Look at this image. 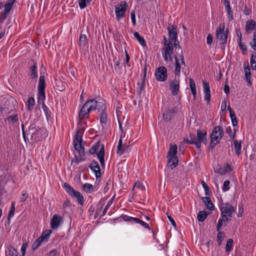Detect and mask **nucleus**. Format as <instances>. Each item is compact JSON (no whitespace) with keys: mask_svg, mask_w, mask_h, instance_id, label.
Masks as SVG:
<instances>
[{"mask_svg":"<svg viewBox=\"0 0 256 256\" xmlns=\"http://www.w3.org/2000/svg\"><path fill=\"white\" fill-rule=\"evenodd\" d=\"M250 62L252 70H256V53L252 54L251 56Z\"/></svg>","mask_w":256,"mask_h":256,"instance_id":"obj_40","label":"nucleus"},{"mask_svg":"<svg viewBox=\"0 0 256 256\" xmlns=\"http://www.w3.org/2000/svg\"><path fill=\"white\" fill-rule=\"evenodd\" d=\"M92 0H78V4L81 10L84 8L87 5L89 4Z\"/></svg>","mask_w":256,"mask_h":256,"instance_id":"obj_37","label":"nucleus"},{"mask_svg":"<svg viewBox=\"0 0 256 256\" xmlns=\"http://www.w3.org/2000/svg\"><path fill=\"white\" fill-rule=\"evenodd\" d=\"M114 196L112 198L107 202L106 208V209H108L111 206V205L112 204L114 201Z\"/></svg>","mask_w":256,"mask_h":256,"instance_id":"obj_63","label":"nucleus"},{"mask_svg":"<svg viewBox=\"0 0 256 256\" xmlns=\"http://www.w3.org/2000/svg\"><path fill=\"white\" fill-rule=\"evenodd\" d=\"M116 220H117L120 222L123 220L124 222H130L131 224H134L136 223L137 218L130 216L126 214H122L120 217L118 218Z\"/></svg>","mask_w":256,"mask_h":256,"instance_id":"obj_20","label":"nucleus"},{"mask_svg":"<svg viewBox=\"0 0 256 256\" xmlns=\"http://www.w3.org/2000/svg\"><path fill=\"white\" fill-rule=\"evenodd\" d=\"M36 102L34 98L30 97L29 98L28 101V110H32L33 108V107L35 105Z\"/></svg>","mask_w":256,"mask_h":256,"instance_id":"obj_43","label":"nucleus"},{"mask_svg":"<svg viewBox=\"0 0 256 256\" xmlns=\"http://www.w3.org/2000/svg\"><path fill=\"white\" fill-rule=\"evenodd\" d=\"M166 214H167L168 218L170 221L172 226L176 228V222L174 221V220L170 216L168 215V213H166Z\"/></svg>","mask_w":256,"mask_h":256,"instance_id":"obj_61","label":"nucleus"},{"mask_svg":"<svg viewBox=\"0 0 256 256\" xmlns=\"http://www.w3.org/2000/svg\"><path fill=\"white\" fill-rule=\"evenodd\" d=\"M234 144L235 153L237 156H239L241 153L242 142L240 140H235L234 141Z\"/></svg>","mask_w":256,"mask_h":256,"instance_id":"obj_30","label":"nucleus"},{"mask_svg":"<svg viewBox=\"0 0 256 256\" xmlns=\"http://www.w3.org/2000/svg\"><path fill=\"white\" fill-rule=\"evenodd\" d=\"M8 120H10L12 122H16L18 120V118L17 115H12V116H10L8 118Z\"/></svg>","mask_w":256,"mask_h":256,"instance_id":"obj_60","label":"nucleus"},{"mask_svg":"<svg viewBox=\"0 0 256 256\" xmlns=\"http://www.w3.org/2000/svg\"><path fill=\"white\" fill-rule=\"evenodd\" d=\"M190 87L192 92V95L194 96V98H196V84L194 80L190 78Z\"/></svg>","mask_w":256,"mask_h":256,"instance_id":"obj_32","label":"nucleus"},{"mask_svg":"<svg viewBox=\"0 0 256 256\" xmlns=\"http://www.w3.org/2000/svg\"><path fill=\"white\" fill-rule=\"evenodd\" d=\"M97 157L101 164L102 166L104 164V146L100 148V151L97 154Z\"/></svg>","mask_w":256,"mask_h":256,"instance_id":"obj_29","label":"nucleus"},{"mask_svg":"<svg viewBox=\"0 0 256 256\" xmlns=\"http://www.w3.org/2000/svg\"><path fill=\"white\" fill-rule=\"evenodd\" d=\"M230 119H231L232 125L234 126H236L238 125V120H237V119H236V116L235 115V114H232V115H230Z\"/></svg>","mask_w":256,"mask_h":256,"instance_id":"obj_55","label":"nucleus"},{"mask_svg":"<svg viewBox=\"0 0 256 256\" xmlns=\"http://www.w3.org/2000/svg\"><path fill=\"white\" fill-rule=\"evenodd\" d=\"M208 216V214L204 211H200L197 216L198 220L200 222H203Z\"/></svg>","mask_w":256,"mask_h":256,"instance_id":"obj_35","label":"nucleus"},{"mask_svg":"<svg viewBox=\"0 0 256 256\" xmlns=\"http://www.w3.org/2000/svg\"><path fill=\"white\" fill-rule=\"evenodd\" d=\"M30 72L29 74L30 77L32 80H36L38 77V72L37 70V64L34 62L32 66L30 68Z\"/></svg>","mask_w":256,"mask_h":256,"instance_id":"obj_22","label":"nucleus"},{"mask_svg":"<svg viewBox=\"0 0 256 256\" xmlns=\"http://www.w3.org/2000/svg\"><path fill=\"white\" fill-rule=\"evenodd\" d=\"M44 242L42 240L38 238L36 239L32 245V249L34 250H36Z\"/></svg>","mask_w":256,"mask_h":256,"instance_id":"obj_46","label":"nucleus"},{"mask_svg":"<svg viewBox=\"0 0 256 256\" xmlns=\"http://www.w3.org/2000/svg\"><path fill=\"white\" fill-rule=\"evenodd\" d=\"M178 146L176 144H171L168 155L176 156Z\"/></svg>","mask_w":256,"mask_h":256,"instance_id":"obj_34","label":"nucleus"},{"mask_svg":"<svg viewBox=\"0 0 256 256\" xmlns=\"http://www.w3.org/2000/svg\"><path fill=\"white\" fill-rule=\"evenodd\" d=\"M226 132L228 133L230 139L233 140L234 138L236 136L235 131L232 132L231 128L230 127H228L226 129Z\"/></svg>","mask_w":256,"mask_h":256,"instance_id":"obj_52","label":"nucleus"},{"mask_svg":"<svg viewBox=\"0 0 256 256\" xmlns=\"http://www.w3.org/2000/svg\"><path fill=\"white\" fill-rule=\"evenodd\" d=\"M52 234V230H46L44 231L39 237L40 240H42L44 242H47L48 241L50 236Z\"/></svg>","mask_w":256,"mask_h":256,"instance_id":"obj_28","label":"nucleus"},{"mask_svg":"<svg viewBox=\"0 0 256 256\" xmlns=\"http://www.w3.org/2000/svg\"><path fill=\"white\" fill-rule=\"evenodd\" d=\"M46 86L45 76L44 74H40L38 84V103L39 105H42V108L48 118L50 116V112L44 104L46 99Z\"/></svg>","mask_w":256,"mask_h":256,"instance_id":"obj_2","label":"nucleus"},{"mask_svg":"<svg viewBox=\"0 0 256 256\" xmlns=\"http://www.w3.org/2000/svg\"><path fill=\"white\" fill-rule=\"evenodd\" d=\"M224 232H218L217 234V241L218 243V245L220 246L222 244V242L224 239Z\"/></svg>","mask_w":256,"mask_h":256,"instance_id":"obj_48","label":"nucleus"},{"mask_svg":"<svg viewBox=\"0 0 256 256\" xmlns=\"http://www.w3.org/2000/svg\"><path fill=\"white\" fill-rule=\"evenodd\" d=\"M136 224H140L142 226H143L144 228L147 229L149 230H151V228L148 224H147L146 222H144L143 220H140V219H139L138 218H137V220H136Z\"/></svg>","mask_w":256,"mask_h":256,"instance_id":"obj_47","label":"nucleus"},{"mask_svg":"<svg viewBox=\"0 0 256 256\" xmlns=\"http://www.w3.org/2000/svg\"><path fill=\"white\" fill-rule=\"evenodd\" d=\"M63 222V218L58 214H54L50 221V227L52 229L58 228Z\"/></svg>","mask_w":256,"mask_h":256,"instance_id":"obj_13","label":"nucleus"},{"mask_svg":"<svg viewBox=\"0 0 256 256\" xmlns=\"http://www.w3.org/2000/svg\"><path fill=\"white\" fill-rule=\"evenodd\" d=\"M201 184L204 190L206 195L209 194L210 190L208 184L204 181H202Z\"/></svg>","mask_w":256,"mask_h":256,"instance_id":"obj_56","label":"nucleus"},{"mask_svg":"<svg viewBox=\"0 0 256 256\" xmlns=\"http://www.w3.org/2000/svg\"><path fill=\"white\" fill-rule=\"evenodd\" d=\"M250 44L254 50H256V31L254 33L252 40Z\"/></svg>","mask_w":256,"mask_h":256,"instance_id":"obj_53","label":"nucleus"},{"mask_svg":"<svg viewBox=\"0 0 256 256\" xmlns=\"http://www.w3.org/2000/svg\"><path fill=\"white\" fill-rule=\"evenodd\" d=\"M96 110L99 114L100 122L102 126H104L106 125L108 120L107 106L103 102L98 101L94 98L87 100L82 106L78 116L80 120L88 119L90 113Z\"/></svg>","mask_w":256,"mask_h":256,"instance_id":"obj_1","label":"nucleus"},{"mask_svg":"<svg viewBox=\"0 0 256 256\" xmlns=\"http://www.w3.org/2000/svg\"><path fill=\"white\" fill-rule=\"evenodd\" d=\"M168 32L170 38L176 42L178 38V33L176 28L173 26L170 28L169 27L168 28Z\"/></svg>","mask_w":256,"mask_h":256,"instance_id":"obj_23","label":"nucleus"},{"mask_svg":"<svg viewBox=\"0 0 256 256\" xmlns=\"http://www.w3.org/2000/svg\"><path fill=\"white\" fill-rule=\"evenodd\" d=\"M202 200L208 209L211 211L214 210V204H212V201L209 197L206 196L202 198Z\"/></svg>","mask_w":256,"mask_h":256,"instance_id":"obj_26","label":"nucleus"},{"mask_svg":"<svg viewBox=\"0 0 256 256\" xmlns=\"http://www.w3.org/2000/svg\"><path fill=\"white\" fill-rule=\"evenodd\" d=\"M134 187H136V188H138L139 190H145V186H144L141 180L137 181L134 184Z\"/></svg>","mask_w":256,"mask_h":256,"instance_id":"obj_50","label":"nucleus"},{"mask_svg":"<svg viewBox=\"0 0 256 256\" xmlns=\"http://www.w3.org/2000/svg\"><path fill=\"white\" fill-rule=\"evenodd\" d=\"M100 143L96 142L94 144L89 150V152L91 154H94L96 151L99 149L100 148Z\"/></svg>","mask_w":256,"mask_h":256,"instance_id":"obj_44","label":"nucleus"},{"mask_svg":"<svg viewBox=\"0 0 256 256\" xmlns=\"http://www.w3.org/2000/svg\"><path fill=\"white\" fill-rule=\"evenodd\" d=\"M130 18L132 21V25L135 26L136 25V15H135V12L134 10H132L130 12Z\"/></svg>","mask_w":256,"mask_h":256,"instance_id":"obj_58","label":"nucleus"},{"mask_svg":"<svg viewBox=\"0 0 256 256\" xmlns=\"http://www.w3.org/2000/svg\"><path fill=\"white\" fill-rule=\"evenodd\" d=\"M174 61V74L176 77L179 78L180 76L181 68L186 66L184 57L182 55H180L179 57L175 56Z\"/></svg>","mask_w":256,"mask_h":256,"instance_id":"obj_11","label":"nucleus"},{"mask_svg":"<svg viewBox=\"0 0 256 256\" xmlns=\"http://www.w3.org/2000/svg\"><path fill=\"white\" fill-rule=\"evenodd\" d=\"M84 156L80 155L78 156H74V158L72 159V163H74L76 164H78L82 162L85 160V158H84Z\"/></svg>","mask_w":256,"mask_h":256,"instance_id":"obj_36","label":"nucleus"},{"mask_svg":"<svg viewBox=\"0 0 256 256\" xmlns=\"http://www.w3.org/2000/svg\"><path fill=\"white\" fill-rule=\"evenodd\" d=\"M83 133L84 130L82 128L78 130L73 142L74 149L81 156H84V148L82 144Z\"/></svg>","mask_w":256,"mask_h":256,"instance_id":"obj_7","label":"nucleus"},{"mask_svg":"<svg viewBox=\"0 0 256 256\" xmlns=\"http://www.w3.org/2000/svg\"><path fill=\"white\" fill-rule=\"evenodd\" d=\"M128 4L126 2L118 4L115 6L116 19L119 21L125 16Z\"/></svg>","mask_w":256,"mask_h":256,"instance_id":"obj_10","label":"nucleus"},{"mask_svg":"<svg viewBox=\"0 0 256 256\" xmlns=\"http://www.w3.org/2000/svg\"><path fill=\"white\" fill-rule=\"evenodd\" d=\"M82 190L87 194H90L97 190H96V186L89 183H86L82 185Z\"/></svg>","mask_w":256,"mask_h":256,"instance_id":"obj_27","label":"nucleus"},{"mask_svg":"<svg viewBox=\"0 0 256 256\" xmlns=\"http://www.w3.org/2000/svg\"><path fill=\"white\" fill-rule=\"evenodd\" d=\"M16 0H7L5 3L0 2V10L4 7V10L0 12V22L2 23L7 18L12 10Z\"/></svg>","mask_w":256,"mask_h":256,"instance_id":"obj_6","label":"nucleus"},{"mask_svg":"<svg viewBox=\"0 0 256 256\" xmlns=\"http://www.w3.org/2000/svg\"><path fill=\"white\" fill-rule=\"evenodd\" d=\"M224 132L222 126H216L210 134V142L209 146L210 150H212L218 144L224 136Z\"/></svg>","mask_w":256,"mask_h":256,"instance_id":"obj_4","label":"nucleus"},{"mask_svg":"<svg viewBox=\"0 0 256 256\" xmlns=\"http://www.w3.org/2000/svg\"><path fill=\"white\" fill-rule=\"evenodd\" d=\"M226 221L222 218H219L216 226L217 231L219 232L222 228V226L223 222Z\"/></svg>","mask_w":256,"mask_h":256,"instance_id":"obj_57","label":"nucleus"},{"mask_svg":"<svg viewBox=\"0 0 256 256\" xmlns=\"http://www.w3.org/2000/svg\"><path fill=\"white\" fill-rule=\"evenodd\" d=\"M196 138H195V136H194L193 137H192L191 136H190V140H186V142L188 144H194V145H196V147L197 148H200V144H199V142H197V141H196Z\"/></svg>","mask_w":256,"mask_h":256,"instance_id":"obj_42","label":"nucleus"},{"mask_svg":"<svg viewBox=\"0 0 256 256\" xmlns=\"http://www.w3.org/2000/svg\"><path fill=\"white\" fill-rule=\"evenodd\" d=\"M224 29L225 24L224 23H222L219 24L216 31V38L222 45H226V44L228 32V28H226V30H224Z\"/></svg>","mask_w":256,"mask_h":256,"instance_id":"obj_8","label":"nucleus"},{"mask_svg":"<svg viewBox=\"0 0 256 256\" xmlns=\"http://www.w3.org/2000/svg\"><path fill=\"white\" fill-rule=\"evenodd\" d=\"M180 80L176 79V78L170 84V89L173 96L178 95L180 92Z\"/></svg>","mask_w":256,"mask_h":256,"instance_id":"obj_14","label":"nucleus"},{"mask_svg":"<svg viewBox=\"0 0 256 256\" xmlns=\"http://www.w3.org/2000/svg\"><path fill=\"white\" fill-rule=\"evenodd\" d=\"M197 138L196 141L197 142H199L200 144V147L201 146V144L202 142L204 144H206L207 142V132L204 130H198L196 132Z\"/></svg>","mask_w":256,"mask_h":256,"instance_id":"obj_16","label":"nucleus"},{"mask_svg":"<svg viewBox=\"0 0 256 256\" xmlns=\"http://www.w3.org/2000/svg\"><path fill=\"white\" fill-rule=\"evenodd\" d=\"M233 249V240L232 238L228 240L226 246V252H230Z\"/></svg>","mask_w":256,"mask_h":256,"instance_id":"obj_38","label":"nucleus"},{"mask_svg":"<svg viewBox=\"0 0 256 256\" xmlns=\"http://www.w3.org/2000/svg\"><path fill=\"white\" fill-rule=\"evenodd\" d=\"M90 168L92 170L94 173L95 176L96 178H98L100 176V167L99 164L97 162L96 160H93L92 162L89 165Z\"/></svg>","mask_w":256,"mask_h":256,"instance_id":"obj_18","label":"nucleus"},{"mask_svg":"<svg viewBox=\"0 0 256 256\" xmlns=\"http://www.w3.org/2000/svg\"><path fill=\"white\" fill-rule=\"evenodd\" d=\"M8 180L6 175L0 176V194H2Z\"/></svg>","mask_w":256,"mask_h":256,"instance_id":"obj_25","label":"nucleus"},{"mask_svg":"<svg viewBox=\"0 0 256 256\" xmlns=\"http://www.w3.org/2000/svg\"><path fill=\"white\" fill-rule=\"evenodd\" d=\"M62 188L70 197L72 198H76V200L78 204L80 206H83L84 204V197L80 192L74 190L69 184L67 182H64L63 184Z\"/></svg>","mask_w":256,"mask_h":256,"instance_id":"obj_5","label":"nucleus"},{"mask_svg":"<svg viewBox=\"0 0 256 256\" xmlns=\"http://www.w3.org/2000/svg\"><path fill=\"white\" fill-rule=\"evenodd\" d=\"M146 75V66H144V76L142 80H141L140 82H138V87L137 90L138 91L139 94H141L142 91L144 90V88L145 86V80Z\"/></svg>","mask_w":256,"mask_h":256,"instance_id":"obj_19","label":"nucleus"},{"mask_svg":"<svg viewBox=\"0 0 256 256\" xmlns=\"http://www.w3.org/2000/svg\"><path fill=\"white\" fill-rule=\"evenodd\" d=\"M246 32L248 33H250L252 30H256V22L253 20H248L246 23Z\"/></svg>","mask_w":256,"mask_h":256,"instance_id":"obj_24","label":"nucleus"},{"mask_svg":"<svg viewBox=\"0 0 256 256\" xmlns=\"http://www.w3.org/2000/svg\"><path fill=\"white\" fill-rule=\"evenodd\" d=\"M58 251L56 249L50 250L48 254V256H57Z\"/></svg>","mask_w":256,"mask_h":256,"instance_id":"obj_64","label":"nucleus"},{"mask_svg":"<svg viewBox=\"0 0 256 256\" xmlns=\"http://www.w3.org/2000/svg\"><path fill=\"white\" fill-rule=\"evenodd\" d=\"M28 194L26 193V192H24V191L22 192V197L20 198V202H23L24 201H25L28 198Z\"/></svg>","mask_w":256,"mask_h":256,"instance_id":"obj_62","label":"nucleus"},{"mask_svg":"<svg viewBox=\"0 0 256 256\" xmlns=\"http://www.w3.org/2000/svg\"><path fill=\"white\" fill-rule=\"evenodd\" d=\"M154 74L156 79L158 82H164L168 78V70L164 66L156 68Z\"/></svg>","mask_w":256,"mask_h":256,"instance_id":"obj_12","label":"nucleus"},{"mask_svg":"<svg viewBox=\"0 0 256 256\" xmlns=\"http://www.w3.org/2000/svg\"><path fill=\"white\" fill-rule=\"evenodd\" d=\"M204 92V98L207 103H209L210 100V86L209 82L202 80Z\"/></svg>","mask_w":256,"mask_h":256,"instance_id":"obj_17","label":"nucleus"},{"mask_svg":"<svg viewBox=\"0 0 256 256\" xmlns=\"http://www.w3.org/2000/svg\"><path fill=\"white\" fill-rule=\"evenodd\" d=\"M168 163L172 169L176 168L178 164V158L176 156L168 155Z\"/></svg>","mask_w":256,"mask_h":256,"instance_id":"obj_21","label":"nucleus"},{"mask_svg":"<svg viewBox=\"0 0 256 256\" xmlns=\"http://www.w3.org/2000/svg\"><path fill=\"white\" fill-rule=\"evenodd\" d=\"M16 203L14 202H12L11 204L10 208L8 212V219H10L12 217L14 214V212L16 210L15 208Z\"/></svg>","mask_w":256,"mask_h":256,"instance_id":"obj_41","label":"nucleus"},{"mask_svg":"<svg viewBox=\"0 0 256 256\" xmlns=\"http://www.w3.org/2000/svg\"><path fill=\"white\" fill-rule=\"evenodd\" d=\"M226 98H224L222 100L220 109L222 112H224L226 110Z\"/></svg>","mask_w":256,"mask_h":256,"instance_id":"obj_59","label":"nucleus"},{"mask_svg":"<svg viewBox=\"0 0 256 256\" xmlns=\"http://www.w3.org/2000/svg\"><path fill=\"white\" fill-rule=\"evenodd\" d=\"M18 252L14 247L10 246L8 248V256H18Z\"/></svg>","mask_w":256,"mask_h":256,"instance_id":"obj_45","label":"nucleus"},{"mask_svg":"<svg viewBox=\"0 0 256 256\" xmlns=\"http://www.w3.org/2000/svg\"><path fill=\"white\" fill-rule=\"evenodd\" d=\"M230 182L228 180H225L223 183L222 186V190L224 192L228 191L230 189Z\"/></svg>","mask_w":256,"mask_h":256,"instance_id":"obj_51","label":"nucleus"},{"mask_svg":"<svg viewBox=\"0 0 256 256\" xmlns=\"http://www.w3.org/2000/svg\"><path fill=\"white\" fill-rule=\"evenodd\" d=\"M244 74L246 82L248 84H250L251 72L249 66H248L244 68Z\"/></svg>","mask_w":256,"mask_h":256,"instance_id":"obj_33","label":"nucleus"},{"mask_svg":"<svg viewBox=\"0 0 256 256\" xmlns=\"http://www.w3.org/2000/svg\"><path fill=\"white\" fill-rule=\"evenodd\" d=\"M129 150V146L127 145L126 144H124L122 147L120 148V151H116L117 154L120 156L122 155L124 152H128Z\"/></svg>","mask_w":256,"mask_h":256,"instance_id":"obj_39","label":"nucleus"},{"mask_svg":"<svg viewBox=\"0 0 256 256\" xmlns=\"http://www.w3.org/2000/svg\"><path fill=\"white\" fill-rule=\"evenodd\" d=\"M218 206L222 218L225 220H230L236 208L228 202L224 203L222 200L219 202Z\"/></svg>","mask_w":256,"mask_h":256,"instance_id":"obj_3","label":"nucleus"},{"mask_svg":"<svg viewBox=\"0 0 256 256\" xmlns=\"http://www.w3.org/2000/svg\"><path fill=\"white\" fill-rule=\"evenodd\" d=\"M221 2L224 6L225 10L227 13L228 18L229 21L234 19V12L231 9L230 0H220Z\"/></svg>","mask_w":256,"mask_h":256,"instance_id":"obj_15","label":"nucleus"},{"mask_svg":"<svg viewBox=\"0 0 256 256\" xmlns=\"http://www.w3.org/2000/svg\"><path fill=\"white\" fill-rule=\"evenodd\" d=\"M165 48L162 51V56L166 62H172V54L173 53L174 47L171 42L166 41L164 43Z\"/></svg>","mask_w":256,"mask_h":256,"instance_id":"obj_9","label":"nucleus"},{"mask_svg":"<svg viewBox=\"0 0 256 256\" xmlns=\"http://www.w3.org/2000/svg\"><path fill=\"white\" fill-rule=\"evenodd\" d=\"M238 45L240 48L241 50L242 54H246V52L247 50L246 46L245 44H243L242 43V41L240 42H240H238Z\"/></svg>","mask_w":256,"mask_h":256,"instance_id":"obj_54","label":"nucleus"},{"mask_svg":"<svg viewBox=\"0 0 256 256\" xmlns=\"http://www.w3.org/2000/svg\"><path fill=\"white\" fill-rule=\"evenodd\" d=\"M88 39L86 36L84 34H80V45L85 46L86 44Z\"/></svg>","mask_w":256,"mask_h":256,"instance_id":"obj_49","label":"nucleus"},{"mask_svg":"<svg viewBox=\"0 0 256 256\" xmlns=\"http://www.w3.org/2000/svg\"><path fill=\"white\" fill-rule=\"evenodd\" d=\"M134 36L142 46H146V42L144 38L141 36L138 32H134Z\"/></svg>","mask_w":256,"mask_h":256,"instance_id":"obj_31","label":"nucleus"}]
</instances>
